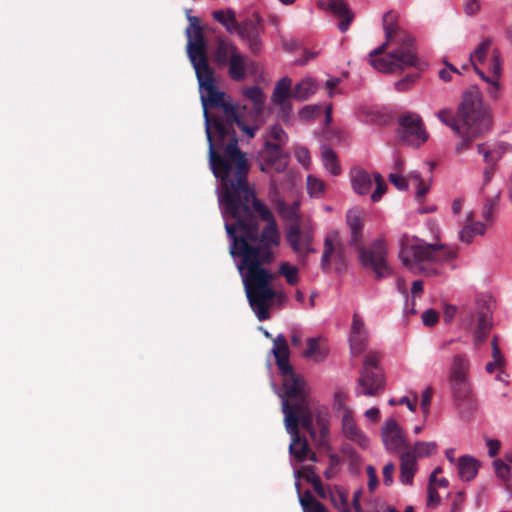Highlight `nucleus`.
<instances>
[{"label": "nucleus", "mask_w": 512, "mask_h": 512, "mask_svg": "<svg viewBox=\"0 0 512 512\" xmlns=\"http://www.w3.org/2000/svg\"><path fill=\"white\" fill-rule=\"evenodd\" d=\"M222 216L230 240L229 253L242 278L249 305L259 321L267 320L271 301L287 300L283 291L272 288L274 274L265 267L274 259L272 248L280 243L274 215L254 195V198L224 205Z\"/></svg>", "instance_id": "obj_1"}, {"label": "nucleus", "mask_w": 512, "mask_h": 512, "mask_svg": "<svg viewBox=\"0 0 512 512\" xmlns=\"http://www.w3.org/2000/svg\"><path fill=\"white\" fill-rule=\"evenodd\" d=\"M199 85L203 107L205 134L208 142L209 166L216 179L222 206L254 198L248 182L250 165L246 153L238 146L235 125L248 137H254L257 127L245 124L237 104L216 85L214 69L208 59L191 62Z\"/></svg>", "instance_id": "obj_2"}, {"label": "nucleus", "mask_w": 512, "mask_h": 512, "mask_svg": "<svg viewBox=\"0 0 512 512\" xmlns=\"http://www.w3.org/2000/svg\"><path fill=\"white\" fill-rule=\"evenodd\" d=\"M457 117L460 122H463L464 139L456 144L455 152L461 154L492 126L489 106L483 102L482 93L477 86L472 85L463 92L457 107Z\"/></svg>", "instance_id": "obj_3"}, {"label": "nucleus", "mask_w": 512, "mask_h": 512, "mask_svg": "<svg viewBox=\"0 0 512 512\" xmlns=\"http://www.w3.org/2000/svg\"><path fill=\"white\" fill-rule=\"evenodd\" d=\"M281 408L286 431L292 437L289 453L297 462H304L310 449L307 439L299 435V422L308 431L311 438L316 439V430L313 425L312 413L308 407L307 394L282 398Z\"/></svg>", "instance_id": "obj_4"}, {"label": "nucleus", "mask_w": 512, "mask_h": 512, "mask_svg": "<svg viewBox=\"0 0 512 512\" xmlns=\"http://www.w3.org/2000/svg\"><path fill=\"white\" fill-rule=\"evenodd\" d=\"M441 244H428L425 241L413 237L410 243L407 235L401 239L399 258L404 267L414 274L435 276L440 273L437 264L447 258H455L456 251L452 250L444 257Z\"/></svg>", "instance_id": "obj_5"}, {"label": "nucleus", "mask_w": 512, "mask_h": 512, "mask_svg": "<svg viewBox=\"0 0 512 512\" xmlns=\"http://www.w3.org/2000/svg\"><path fill=\"white\" fill-rule=\"evenodd\" d=\"M461 325L473 331L474 345L477 347L487 339L492 328V310L484 295L475 299L473 307L461 308Z\"/></svg>", "instance_id": "obj_6"}, {"label": "nucleus", "mask_w": 512, "mask_h": 512, "mask_svg": "<svg viewBox=\"0 0 512 512\" xmlns=\"http://www.w3.org/2000/svg\"><path fill=\"white\" fill-rule=\"evenodd\" d=\"M272 353L282 376V387L284 390L282 398L307 394L305 381L294 372L293 367L289 363V348L283 334H279L275 338Z\"/></svg>", "instance_id": "obj_7"}, {"label": "nucleus", "mask_w": 512, "mask_h": 512, "mask_svg": "<svg viewBox=\"0 0 512 512\" xmlns=\"http://www.w3.org/2000/svg\"><path fill=\"white\" fill-rule=\"evenodd\" d=\"M381 358V354L375 351H371L365 356L355 387L357 396L372 397L384 390L386 382L384 372L380 366Z\"/></svg>", "instance_id": "obj_8"}, {"label": "nucleus", "mask_w": 512, "mask_h": 512, "mask_svg": "<svg viewBox=\"0 0 512 512\" xmlns=\"http://www.w3.org/2000/svg\"><path fill=\"white\" fill-rule=\"evenodd\" d=\"M470 361L467 355L460 353L452 357L448 369V382L455 402L462 403L472 397V385L468 377Z\"/></svg>", "instance_id": "obj_9"}, {"label": "nucleus", "mask_w": 512, "mask_h": 512, "mask_svg": "<svg viewBox=\"0 0 512 512\" xmlns=\"http://www.w3.org/2000/svg\"><path fill=\"white\" fill-rule=\"evenodd\" d=\"M358 257L364 268L371 269L376 279H382L392 274V269L387 263V250L382 238L374 240L371 249L361 247L357 249Z\"/></svg>", "instance_id": "obj_10"}, {"label": "nucleus", "mask_w": 512, "mask_h": 512, "mask_svg": "<svg viewBox=\"0 0 512 512\" xmlns=\"http://www.w3.org/2000/svg\"><path fill=\"white\" fill-rule=\"evenodd\" d=\"M264 31L265 23L261 16L255 13L251 18H247L237 25L236 33L248 50L257 55L263 48L261 35Z\"/></svg>", "instance_id": "obj_11"}, {"label": "nucleus", "mask_w": 512, "mask_h": 512, "mask_svg": "<svg viewBox=\"0 0 512 512\" xmlns=\"http://www.w3.org/2000/svg\"><path fill=\"white\" fill-rule=\"evenodd\" d=\"M332 255H334V269L336 273H344L347 269V260L338 231L330 232L324 239V248L320 261L321 269L324 272L330 270Z\"/></svg>", "instance_id": "obj_12"}, {"label": "nucleus", "mask_w": 512, "mask_h": 512, "mask_svg": "<svg viewBox=\"0 0 512 512\" xmlns=\"http://www.w3.org/2000/svg\"><path fill=\"white\" fill-rule=\"evenodd\" d=\"M399 137L407 145L419 147L428 139L421 117L414 112H408L399 118Z\"/></svg>", "instance_id": "obj_13"}, {"label": "nucleus", "mask_w": 512, "mask_h": 512, "mask_svg": "<svg viewBox=\"0 0 512 512\" xmlns=\"http://www.w3.org/2000/svg\"><path fill=\"white\" fill-rule=\"evenodd\" d=\"M258 157L260 171L264 173H268L270 170L281 173L288 166L289 155L284 152L280 144L266 141L259 151Z\"/></svg>", "instance_id": "obj_14"}, {"label": "nucleus", "mask_w": 512, "mask_h": 512, "mask_svg": "<svg viewBox=\"0 0 512 512\" xmlns=\"http://www.w3.org/2000/svg\"><path fill=\"white\" fill-rule=\"evenodd\" d=\"M189 26L186 29L187 55L190 62L207 58V43L203 35V29L199 24V18L187 15Z\"/></svg>", "instance_id": "obj_15"}, {"label": "nucleus", "mask_w": 512, "mask_h": 512, "mask_svg": "<svg viewBox=\"0 0 512 512\" xmlns=\"http://www.w3.org/2000/svg\"><path fill=\"white\" fill-rule=\"evenodd\" d=\"M286 240L292 250L297 254L315 253L316 250L312 247L313 231L310 228L302 229L301 223L289 225L286 232Z\"/></svg>", "instance_id": "obj_16"}, {"label": "nucleus", "mask_w": 512, "mask_h": 512, "mask_svg": "<svg viewBox=\"0 0 512 512\" xmlns=\"http://www.w3.org/2000/svg\"><path fill=\"white\" fill-rule=\"evenodd\" d=\"M381 437L385 448L390 452H399L409 448L406 435L394 418H389L384 422Z\"/></svg>", "instance_id": "obj_17"}, {"label": "nucleus", "mask_w": 512, "mask_h": 512, "mask_svg": "<svg viewBox=\"0 0 512 512\" xmlns=\"http://www.w3.org/2000/svg\"><path fill=\"white\" fill-rule=\"evenodd\" d=\"M397 46L390 51V57L393 58L396 70H403L407 67H419V58L415 39L410 37L409 42L395 43Z\"/></svg>", "instance_id": "obj_18"}, {"label": "nucleus", "mask_w": 512, "mask_h": 512, "mask_svg": "<svg viewBox=\"0 0 512 512\" xmlns=\"http://www.w3.org/2000/svg\"><path fill=\"white\" fill-rule=\"evenodd\" d=\"M368 337L363 319L358 313H354L348 338L351 354L359 355L363 353L368 346Z\"/></svg>", "instance_id": "obj_19"}, {"label": "nucleus", "mask_w": 512, "mask_h": 512, "mask_svg": "<svg viewBox=\"0 0 512 512\" xmlns=\"http://www.w3.org/2000/svg\"><path fill=\"white\" fill-rule=\"evenodd\" d=\"M398 14L392 10L383 15L382 27L384 30L385 38L394 43L409 42L412 37L406 30L401 28L398 24Z\"/></svg>", "instance_id": "obj_20"}, {"label": "nucleus", "mask_w": 512, "mask_h": 512, "mask_svg": "<svg viewBox=\"0 0 512 512\" xmlns=\"http://www.w3.org/2000/svg\"><path fill=\"white\" fill-rule=\"evenodd\" d=\"M346 224L350 232L349 245L356 250L363 247V220L361 212L350 209L346 215Z\"/></svg>", "instance_id": "obj_21"}, {"label": "nucleus", "mask_w": 512, "mask_h": 512, "mask_svg": "<svg viewBox=\"0 0 512 512\" xmlns=\"http://www.w3.org/2000/svg\"><path fill=\"white\" fill-rule=\"evenodd\" d=\"M237 53H239V50L232 41L218 38L213 51V61L218 68H223L228 65L231 58Z\"/></svg>", "instance_id": "obj_22"}, {"label": "nucleus", "mask_w": 512, "mask_h": 512, "mask_svg": "<svg viewBox=\"0 0 512 512\" xmlns=\"http://www.w3.org/2000/svg\"><path fill=\"white\" fill-rule=\"evenodd\" d=\"M342 429L346 438L365 449L369 446L368 437L358 428L352 415L347 411L342 418Z\"/></svg>", "instance_id": "obj_23"}, {"label": "nucleus", "mask_w": 512, "mask_h": 512, "mask_svg": "<svg viewBox=\"0 0 512 512\" xmlns=\"http://www.w3.org/2000/svg\"><path fill=\"white\" fill-rule=\"evenodd\" d=\"M417 471V461L411 451H405L400 456V481L402 484L411 485Z\"/></svg>", "instance_id": "obj_24"}, {"label": "nucleus", "mask_w": 512, "mask_h": 512, "mask_svg": "<svg viewBox=\"0 0 512 512\" xmlns=\"http://www.w3.org/2000/svg\"><path fill=\"white\" fill-rule=\"evenodd\" d=\"M351 185L355 193L366 195L372 188V179L370 174L363 168L356 167L350 172Z\"/></svg>", "instance_id": "obj_25"}, {"label": "nucleus", "mask_w": 512, "mask_h": 512, "mask_svg": "<svg viewBox=\"0 0 512 512\" xmlns=\"http://www.w3.org/2000/svg\"><path fill=\"white\" fill-rule=\"evenodd\" d=\"M329 11L341 19L338 28L341 32H346L354 19V13L347 3L344 0H334Z\"/></svg>", "instance_id": "obj_26"}, {"label": "nucleus", "mask_w": 512, "mask_h": 512, "mask_svg": "<svg viewBox=\"0 0 512 512\" xmlns=\"http://www.w3.org/2000/svg\"><path fill=\"white\" fill-rule=\"evenodd\" d=\"M249 58L247 55L242 54L241 52L234 55L228 63V75L229 77L237 82H241L246 79L247 73V65Z\"/></svg>", "instance_id": "obj_27"}, {"label": "nucleus", "mask_w": 512, "mask_h": 512, "mask_svg": "<svg viewBox=\"0 0 512 512\" xmlns=\"http://www.w3.org/2000/svg\"><path fill=\"white\" fill-rule=\"evenodd\" d=\"M480 463L470 455L461 456L457 461L458 475L463 481H471L478 473Z\"/></svg>", "instance_id": "obj_28"}, {"label": "nucleus", "mask_w": 512, "mask_h": 512, "mask_svg": "<svg viewBox=\"0 0 512 512\" xmlns=\"http://www.w3.org/2000/svg\"><path fill=\"white\" fill-rule=\"evenodd\" d=\"M295 487L298 493L299 504L302 507L303 512H329L324 504L312 495L310 490H306L304 493H301L298 482L295 483Z\"/></svg>", "instance_id": "obj_29"}, {"label": "nucleus", "mask_w": 512, "mask_h": 512, "mask_svg": "<svg viewBox=\"0 0 512 512\" xmlns=\"http://www.w3.org/2000/svg\"><path fill=\"white\" fill-rule=\"evenodd\" d=\"M291 85L292 80L287 76L276 82L271 96L274 105L289 101V98L292 97Z\"/></svg>", "instance_id": "obj_30"}, {"label": "nucleus", "mask_w": 512, "mask_h": 512, "mask_svg": "<svg viewBox=\"0 0 512 512\" xmlns=\"http://www.w3.org/2000/svg\"><path fill=\"white\" fill-rule=\"evenodd\" d=\"M320 337H311L306 341L307 348L303 352V356L313 359L315 362L323 361L328 355V349L320 345Z\"/></svg>", "instance_id": "obj_31"}, {"label": "nucleus", "mask_w": 512, "mask_h": 512, "mask_svg": "<svg viewBox=\"0 0 512 512\" xmlns=\"http://www.w3.org/2000/svg\"><path fill=\"white\" fill-rule=\"evenodd\" d=\"M243 95L253 104V110L256 115L263 113L265 108L266 95L259 86H250L243 90Z\"/></svg>", "instance_id": "obj_32"}, {"label": "nucleus", "mask_w": 512, "mask_h": 512, "mask_svg": "<svg viewBox=\"0 0 512 512\" xmlns=\"http://www.w3.org/2000/svg\"><path fill=\"white\" fill-rule=\"evenodd\" d=\"M299 206V202L297 201L289 205L286 204L285 201L280 200L277 203V211L283 220L290 222V225H294L295 223L300 224Z\"/></svg>", "instance_id": "obj_33"}, {"label": "nucleus", "mask_w": 512, "mask_h": 512, "mask_svg": "<svg viewBox=\"0 0 512 512\" xmlns=\"http://www.w3.org/2000/svg\"><path fill=\"white\" fill-rule=\"evenodd\" d=\"M436 116L443 124L450 127L453 132L460 137V140L464 139L463 122H460L458 117L453 115L451 109L439 110Z\"/></svg>", "instance_id": "obj_34"}, {"label": "nucleus", "mask_w": 512, "mask_h": 512, "mask_svg": "<svg viewBox=\"0 0 512 512\" xmlns=\"http://www.w3.org/2000/svg\"><path fill=\"white\" fill-rule=\"evenodd\" d=\"M316 91V82L312 78H305L294 86L292 90V97L296 100L303 101L315 94Z\"/></svg>", "instance_id": "obj_35"}, {"label": "nucleus", "mask_w": 512, "mask_h": 512, "mask_svg": "<svg viewBox=\"0 0 512 512\" xmlns=\"http://www.w3.org/2000/svg\"><path fill=\"white\" fill-rule=\"evenodd\" d=\"M213 18L215 21L219 22L227 32L233 33L237 30L236 14L232 9L227 10H217L213 12Z\"/></svg>", "instance_id": "obj_36"}, {"label": "nucleus", "mask_w": 512, "mask_h": 512, "mask_svg": "<svg viewBox=\"0 0 512 512\" xmlns=\"http://www.w3.org/2000/svg\"><path fill=\"white\" fill-rule=\"evenodd\" d=\"M321 156L323 165L330 174L337 176L341 173V166L332 148L323 146Z\"/></svg>", "instance_id": "obj_37"}, {"label": "nucleus", "mask_w": 512, "mask_h": 512, "mask_svg": "<svg viewBox=\"0 0 512 512\" xmlns=\"http://www.w3.org/2000/svg\"><path fill=\"white\" fill-rule=\"evenodd\" d=\"M486 226L482 222H474L464 226L459 232V239L462 242L470 243L474 236L484 235Z\"/></svg>", "instance_id": "obj_38"}, {"label": "nucleus", "mask_w": 512, "mask_h": 512, "mask_svg": "<svg viewBox=\"0 0 512 512\" xmlns=\"http://www.w3.org/2000/svg\"><path fill=\"white\" fill-rule=\"evenodd\" d=\"M415 456V460L417 458L429 457L436 453L437 451V443L434 441H417L413 449L410 450Z\"/></svg>", "instance_id": "obj_39"}, {"label": "nucleus", "mask_w": 512, "mask_h": 512, "mask_svg": "<svg viewBox=\"0 0 512 512\" xmlns=\"http://www.w3.org/2000/svg\"><path fill=\"white\" fill-rule=\"evenodd\" d=\"M328 497L332 505L340 512H350L348 508L347 494L342 488H337L335 491H328Z\"/></svg>", "instance_id": "obj_40"}, {"label": "nucleus", "mask_w": 512, "mask_h": 512, "mask_svg": "<svg viewBox=\"0 0 512 512\" xmlns=\"http://www.w3.org/2000/svg\"><path fill=\"white\" fill-rule=\"evenodd\" d=\"M369 63L382 73H393L396 71L394 60L390 57V52L385 57L370 59Z\"/></svg>", "instance_id": "obj_41"}, {"label": "nucleus", "mask_w": 512, "mask_h": 512, "mask_svg": "<svg viewBox=\"0 0 512 512\" xmlns=\"http://www.w3.org/2000/svg\"><path fill=\"white\" fill-rule=\"evenodd\" d=\"M491 44L492 39L487 38L478 45L474 52L470 53V62L472 66H475L477 62L482 63L486 59Z\"/></svg>", "instance_id": "obj_42"}, {"label": "nucleus", "mask_w": 512, "mask_h": 512, "mask_svg": "<svg viewBox=\"0 0 512 512\" xmlns=\"http://www.w3.org/2000/svg\"><path fill=\"white\" fill-rule=\"evenodd\" d=\"M325 189L324 182L314 175H308L307 177V191L311 197L322 196Z\"/></svg>", "instance_id": "obj_43"}, {"label": "nucleus", "mask_w": 512, "mask_h": 512, "mask_svg": "<svg viewBox=\"0 0 512 512\" xmlns=\"http://www.w3.org/2000/svg\"><path fill=\"white\" fill-rule=\"evenodd\" d=\"M279 273L285 277L289 285H296L299 282L298 268L284 262L279 267Z\"/></svg>", "instance_id": "obj_44"}, {"label": "nucleus", "mask_w": 512, "mask_h": 512, "mask_svg": "<svg viewBox=\"0 0 512 512\" xmlns=\"http://www.w3.org/2000/svg\"><path fill=\"white\" fill-rule=\"evenodd\" d=\"M373 178L376 183V188L374 192L371 194V200L373 202H378L383 196V194L386 192L387 185L380 173L374 172Z\"/></svg>", "instance_id": "obj_45"}, {"label": "nucleus", "mask_w": 512, "mask_h": 512, "mask_svg": "<svg viewBox=\"0 0 512 512\" xmlns=\"http://www.w3.org/2000/svg\"><path fill=\"white\" fill-rule=\"evenodd\" d=\"M321 113V106L317 104L304 106L299 111V117L303 121H311L318 117Z\"/></svg>", "instance_id": "obj_46"}, {"label": "nucleus", "mask_w": 512, "mask_h": 512, "mask_svg": "<svg viewBox=\"0 0 512 512\" xmlns=\"http://www.w3.org/2000/svg\"><path fill=\"white\" fill-rule=\"evenodd\" d=\"M418 78H419V74H417V73L406 75L404 78L398 80L395 83V89L398 92L408 91L413 87V85L415 84V82L417 81Z\"/></svg>", "instance_id": "obj_47"}, {"label": "nucleus", "mask_w": 512, "mask_h": 512, "mask_svg": "<svg viewBox=\"0 0 512 512\" xmlns=\"http://www.w3.org/2000/svg\"><path fill=\"white\" fill-rule=\"evenodd\" d=\"M493 466L495 468L497 477L503 481H509L511 478V470L508 464H506L501 459H496L493 461Z\"/></svg>", "instance_id": "obj_48"}, {"label": "nucleus", "mask_w": 512, "mask_h": 512, "mask_svg": "<svg viewBox=\"0 0 512 512\" xmlns=\"http://www.w3.org/2000/svg\"><path fill=\"white\" fill-rule=\"evenodd\" d=\"M319 424V435L316 434V439H313L317 442L319 446H326L328 445L327 436L329 434V426L328 422L324 418L318 419Z\"/></svg>", "instance_id": "obj_49"}, {"label": "nucleus", "mask_w": 512, "mask_h": 512, "mask_svg": "<svg viewBox=\"0 0 512 512\" xmlns=\"http://www.w3.org/2000/svg\"><path fill=\"white\" fill-rule=\"evenodd\" d=\"M279 108V118L285 124H291L293 118V107L290 101L284 102L283 104H276Z\"/></svg>", "instance_id": "obj_50"}, {"label": "nucleus", "mask_w": 512, "mask_h": 512, "mask_svg": "<svg viewBox=\"0 0 512 512\" xmlns=\"http://www.w3.org/2000/svg\"><path fill=\"white\" fill-rule=\"evenodd\" d=\"M473 68H474V71L481 77V79H483L487 83L491 84V88L489 89L490 96L493 98H497V96H498L497 92H498V88H499V84H498L497 80L493 79L492 77H487L485 75V73L477 67V64H475V66H473Z\"/></svg>", "instance_id": "obj_51"}, {"label": "nucleus", "mask_w": 512, "mask_h": 512, "mask_svg": "<svg viewBox=\"0 0 512 512\" xmlns=\"http://www.w3.org/2000/svg\"><path fill=\"white\" fill-rule=\"evenodd\" d=\"M497 198H498V195L495 197V198H488L486 199L484 205H483V208H482V217L487 221V222H492L493 221V211H494V207L497 203Z\"/></svg>", "instance_id": "obj_52"}, {"label": "nucleus", "mask_w": 512, "mask_h": 512, "mask_svg": "<svg viewBox=\"0 0 512 512\" xmlns=\"http://www.w3.org/2000/svg\"><path fill=\"white\" fill-rule=\"evenodd\" d=\"M490 71L493 74L492 78L496 79L498 81V78L500 76V71H501V64H500V53L497 49H494L492 52Z\"/></svg>", "instance_id": "obj_53"}, {"label": "nucleus", "mask_w": 512, "mask_h": 512, "mask_svg": "<svg viewBox=\"0 0 512 512\" xmlns=\"http://www.w3.org/2000/svg\"><path fill=\"white\" fill-rule=\"evenodd\" d=\"M270 134H271V137L274 140L278 141L279 142L278 144H280V145L285 144L288 140V136H287L286 132L278 124H274L271 126Z\"/></svg>", "instance_id": "obj_54"}, {"label": "nucleus", "mask_w": 512, "mask_h": 512, "mask_svg": "<svg viewBox=\"0 0 512 512\" xmlns=\"http://www.w3.org/2000/svg\"><path fill=\"white\" fill-rule=\"evenodd\" d=\"M389 181L400 191H407L409 188L407 179L400 174L391 173Z\"/></svg>", "instance_id": "obj_55"}, {"label": "nucleus", "mask_w": 512, "mask_h": 512, "mask_svg": "<svg viewBox=\"0 0 512 512\" xmlns=\"http://www.w3.org/2000/svg\"><path fill=\"white\" fill-rule=\"evenodd\" d=\"M422 322L425 326H434L439 319L438 313L434 309H427L422 313Z\"/></svg>", "instance_id": "obj_56"}, {"label": "nucleus", "mask_w": 512, "mask_h": 512, "mask_svg": "<svg viewBox=\"0 0 512 512\" xmlns=\"http://www.w3.org/2000/svg\"><path fill=\"white\" fill-rule=\"evenodd\" d=\"M441 502V498L439 496L438 491L432 485L428 486L427 489V506L428 507H437Z\"/></svg>", "instance_id": "obj_57"}, {"label": "nucleus", "mask_w": 512, "mask_h": 512, "mask_svg": "<svg viewBox=\"0 0 512 512\" xmlns=\"http://www.w3.org/2000/svg\"><path fill=\"white\" fill-rule=\"evenodd\" d=\"M394 471H395V465L393 462H388L383 467V483L385 486H390L393 483Z\"/></svg>", "instance_id": "obj_58"}, {"label": "nucleus", "mask_w": 512, "mask_h": 512, "mask_svg": "<svg viewBox=\"0 0 512 512\" xmlns=\"http://www.w3.org/2000/svg\"><path fill=\"white\" fill-rule=\"evenodd\" d=\"M465 496L463 492H458L453 497L450 512H462L464 506Z\"/></svg>", "instance_id": "obj_59"}, {"label": "nucleus", "mask_w": 512, "mask_h": 512, "mask_svg": "<svg viewBox=\"0 0 512 512\" xmlns=\"http://www.w3.org/2000/svg\"><path fill=\"white\" fill-rule=\"evenodd\" d=\"M366 471L368 475V489L370 492H373L378 485L376 469L373 466L368 465Z\"/></svg>", "instance_id": "obj_60"}, {"label": "nucleus", "mask_w": 512, "mask_h": 512, "mask_svg": "<svg viewBox=\"0 0 512 512\" xmlns=\"http://www.w3.org/2000/svg\"><path fill=\"white\" fill-rule=\"evenodd\" d=\"M433 391L430 387L426 388L421 395V409L424 414H427L429 411L431 398H432Z\"/></svg>", "instance_id": "obj_61"}, {"label": "nucleus", "mask_w": 512, "mask_h": 512, "mask_svg": "<svg viewBox=\"0 0 512 512\" xmlns=\"http://www.w3.org/2000/svg\"><path fill=\"white\" fill-rule=\"evenodd\" d=\"M295 156H296L297 160L299 161V163H301L304 166H306L310 163L309 151L305 147L296 148Z\"/></svg>", "instance_id": "obj_62"}, {"label": "nucleus", "mask_w": 512, "mask_h": 512, "mask_svg": "<svg viewBox=\"0 0 512 512\" xmlns=\"http://www.w3.org/2000/svg\"><path fill=\"white\" fill-rule=\"evenodd\" d=\"M486 445L488 447V455L490 457H494L498 454L500 450L501 443L498 439H486Z\"/></svg>", "instance_id": "obj_63"}, {"label": "nucleus", "mask_w": 512, "mask_h": 512, "mask_svg": "<svg viewBox=\"0 0 512 512\" xmlns=\"http://www.w3.org/2000/svg\"><path fill=\"white\" fill-rule=\"evenodd\" d=\"M464 10L468 15H474L480 10L478 0H464Z\"/></svg>", "instance_id": "obj_64"}]
</instances>
